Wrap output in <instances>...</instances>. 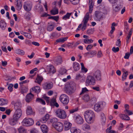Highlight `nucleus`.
Returning a JSON list of instances; mask_svg holds the SVG:
<instances>
[{
	"mask_svg": "<svg viewBox=\"0 0 133 133\" xmlns=\"http://www.w3.org/2000/svg\"><path fill=\"white\" fill-rule=\"evenodd\" d=\"M63 62L62 57L60 56L56 57L54 60V64L56 65L62 64Z\"/></svg>",
	"mask_w": 133,
	"mask_h": 133,
	"instance_id": "obj_13",
	"label": "nucleus"
},
{
	"mask_svg": "<svg viewBox=\"0 0 133 133\" xmlns=\"http://www.w3.org/2000/svg\"><path fill=\"white\" fill-rule=\"evenodd\" d=\"M85 83L87 86L90 85H95V80L94 77L92 76H88L87 77Z\"/></svg>",
	"mask_w": 133,
	"mask_h": 133,
	"instance_id": "obj_3",
	"label": "nucleus"
},
{
	"mask_svg": "<svg viewBox=\"0 0 133 133\" xmlns=\"http://www.w3.org/2000/svg\"><path fill=\"white\" fill-rule=\"evenodd\" d=\"M112 51L114 52H116L118 51L119 50V48L118 47L116 48L115 47H114L112 49Z\"/></svg>",
	"mask_w": 133,
	"mask_h": 133,
	"instance_id": "obj_60",
	"label": "nucleus"
},
{
	"mask_svg": "<svg viewBox=\"0 0 133 133\" xmlns=\"http://www.w3.org/2000/svg\"><path fill=\"white\" fill-rule=\"evenodd\" d=\"M34 95L32 94L31 92L28 94L26 96L25 101L28 103L30 102L33 98Z\"/></svg>",
	"mask_w": 133,
	"mask_h": 133,
	"instance_id": "obj_19",
	"label": "nucleus"
},
{
	"mask_svg": "<svg viewBox=\"0 0 133 133\" xmlns=\"http://www.w3.org/2000/svg\"><path fill=\"white\" fill-rule=\"evenodd\" d=\"M43 79V78L42 77L38 76L35 81V82L40 84Z\"/></svg>",
	"mask_w": 133,
	"mask_h": 133,
	"instance_id": "obj_36",
	"label": "nucleus"
},
{
	"mask_svg": "<svg viewBox=\"0 0 133 133\" xmlns=\"http://www.w3.org/2000/svg\"><path fill=\"white\" fill-rule=\"evenodd\" d=\"M24 36L26 37L29 38H31L32 37L31 35L29 33H28L26 32H24Z\"/></svg>",
	"mask_w": 133,
	"mask_h": 133,
	"instance_id": "obj_55",
	"label": "nucleus"
},
{
	"mask_svg": "<svg viewBox=\"0 0 133 133\" xmlns=\"http://www.w3.org/2000/svg\"><path fill=\"white\" fill-rule=\"evenodd\" d=\"M15 52L16 54L22 55H23L25 54L24 51L20 49H17L15 51Z\"/></svg>",
	"mask_w": 133,
	"mask_h": 133,
	"instance_id": "obj_35",
	"label": "nucleus"
},
{
	"mask_svg": "<svg viewBox=\"0 0 133 133\" xmlns=\"http://www.w3.org/2000/svg\"><path fill=\"white\" fill-rule=\"evenodd\" d=\"M84 116L87 122L89 123H91L92 119L95 117V115L92 111L87 110L85 112Z\"/></svg>",
	"mask_w": 133,
	"mask_h": 133,
	"instance_id": "obj_1",
	"label": "nucleus"
},
{
	"mask_svg": "<svg viewBox=\"0 0 133 133\" xmlns=\"http://www.w3.org/2000/svg\"><path fill=\"white\" fill-rule=\"evenodd\" d=\"M72 124L68 121H65L64 122V129L65 131L69 130L71 127Z\"/></svg>",
	"mask_w": 133,
	"mask_h": 133,
	"instance_id": "obj_17",
	"label": "nucleus"
},
{
	"mask_svg": "<svg viewBox=\"0 0 133 133\" xmlns=\"http://www.w3.org/2000/svg\"><path fill=\"white\" fill-rule=\"evenodd\" d=\"M108 1L112 4H113V6L115 4H117V2H118V0H108Z\"/></svg>",
	"mask_w": 133,
	"mask_h": 133,
	"instance_id": "obj_59",
	"label": "nucleus"
},
{
	"mask_svg": "<svg viewBox=\"0 0 133 133\" xmlns=\"http://www.w3.org/2000/svg\"><path fill=\"white\" fill-rule=\"evenodd\" d=\"M59 99L60 101L64 105L67 104L69 102V97L66 94L61 95L60 96Z\"/></svg>",
	"mask_w": 133,
	"mask_h": 133,
	"instance_id": "obj_4",
	"label": "nucleus"
},
{
	"mask_svg": "<svg viewBox=\"0 0 133 133\" xmlns=\"http://www.w3.org/2000/svg\"><path fill=\"white\" fill-rule=\"evenodd\" d=\"M71 14V13H67L66 14L62 17V19L64 20H66L67 19H69Z\"/></svg>",
	"mask_w": 133,
	"mask_h": 133,
	"instance_id": "obj_42",
	"label": "nucleus"
},
{
	"mask_svg": "<svg viewBox=\"0 0 133 133\" xmlns=\"http://www.w3.org/2000/svg\"><path fill=\"white\" fill-rule=\"evenodd\" d=\"M38 130L37 129L34 128L30 131V133H38Z\"/></svg>",
	"mask_w": 133,
	"mask_h": 133,
	"instance_id": "obj_56",
	"label": "nucleus"
},
{
	"mask_svg": "<svg viewBox=\"0 0 133 133\" xmlns=\"http://www.w3.org/2000/svg\"><path fill=\"white\" fill-rule=\"evenodd\" d=\"M93 76L97 80H100L101 76V71L99 70H96L94 73Z\"/></svg>",
	"mask_w": 133,
	"mask_h": 133,
	"instance_id": "obj_15",
	"label": "nucleus"
},
{
	"mask_svg": "<svg viewBox=\"0 0 133 133\" xmlns=\"http://www.w3.org/2000/svg\"><path fill=\"white\" fill-rule=\"evenodd\" d=\"M58 119L57 118H54L50 119V122L52 124V125L53 127V125H55L56 123L58 122Z\"/></svg>",
	"mask_w": 133,
	"mask_h": 133,
	"instance_id": "obj_41",
	"label": "nucleus"
},
{
	"mask_svg": "<svg viewBox=\"0 0 133 133\" xmlns=\"http://www.w3.org/2000/svg\"><path fill=\"white\" fill-rule=\"evenodd\" d=\"M89 12H87L86 14L85 15L83 21V24L82 28V30L83 31L86 28V24L89 20Z\"/></svg>",
	"mask_w": 133,
	"mask_h": 133,
	"instance_id": "obj_6",
	"label": "nucleus"
},
{
	"mask_svg": "<svg viewBox=\"0 0 133 133\" xmlns=\"http://www.w3.org/2000/svg\"><path fill=\"white\" fill-rule=\"evenodd\" d=\"M70 131L71 133H80L81 132L79 129L74 127L71 128Z\"/></svg>",
	"mask_w": 133,
	"mask_h": 133,
	"instance_id": "obj_32",
	"label": "nucleus"
},
{
	"mask_svg": "<svg viewBox=\"0 0 133 133\" xmlns=\"http://www.w3.org/2000/svg\"><path fill=\"white\" fill-rule=\"evenodd\" d=\"M83 99L85 102H88L90 100V97L89 95L85 94L82 97Z\"/></svg>",
	"mask_w": 133,
	"mask_h": 133,
	"instance_id": "obj_40",
	"label": "nucleus"
},
{
	"mask_svg": "<svg viewBox=\"0 0 133 133\" xmlns=\"http://www.w3.org/2000/svg\"><path fill=\"white\" fill-rule=\"evenodd\" d=\"M36 101L39 102L44 105L45 104V101L41 98H37L36 99Z\"/></svg>",
	"mask_w": 133,
	"mask_h": 133,
	"instance_id": "obj_47",
	"label": "nucleus"
},
{
	"mask_svg": "<svg viewBox=\"0 0 133 133\" xmlns=\"http://www.w3.org/2000/svg\"><path fill=\"white\" fill-rule=\"evenodd\" d=\"M22 123L23 125L26 126H30L32 125L34 123L33 120L30 118H24L23 121Z\"/></svg>",
	"mask_w": 133,
	"mask_h": 133,
	"instance_id": "obj_5",
	"label": "nucleus"
},
{
	"mask_svg": "<svg viewBox=\"0 0 133 133\" xmlns=\"http://www.w3.org/2000/svg\"><path fill=\"white\" fill-rule=\"evenodd\" d=\"M22 111L21 110H15V111L13 115V118L18 120L21 116Z\"/></svg>",
	"mask_w": 133,
	"mask_h": 133,
	"instance_id": "obj_10",
	"label": "nucleus"
},
{
	"mask_svg": "<svg viewBox=\"0 0 133 133\" xmlns=\"http://www.w3.org/2000/svg\"><path fill=\"white\" fill-rule=\"evenodd\" d=\"M87 33L88 35H90L93 33V29H90L88 30L87 31Z\"/></svg>",
	"mask_w": 133,
	"mask_h": 133,
	"instance_id": "obj_63",
	"label": "nucleus"
},
{
	"mask_svg": "<svg viewBox=\"0 0 133 133\" xmlns=\"http://www.w3.org/2000/svg\"><path fill=\"white\" fill-rule=\"evenodd\" d=\"M125 111H126L127 113V114L129 115H131L133 114V111H132L128 109L125 110Z\"/></svg>",
	"mask_w": 133,
	"mask_h": 133,
	"instance_id": "obj_62",
	"label": "nucleus"
},
{
	"mask_svg": "<svg viewBox=\"0 0 133 133\" xmlns=\"http://www.w3.org/2000/svg\"><path fill=\"white\" fill-rule=\"evenodd\" d=\"M13 85L12 84H10L9 85L8 89L9 90L10 92H11L12 91L13 88L12 87Z\"/></svg>",
	"mask_w": 133,
	"mask_h": 133,
	"instance_id": "obj_54",
	"label": "nucleus"
},
{
	"mask_svg": "<svg viewBox=\"0 0 133 133\" xmlns=\"http://www.w3.org/2000/svg\"><path fill=\"white\" fill-rule=\"evenodd\" d=\"M95 19L96 21H100L102 18L103 13L99 11H96L95 12Z\"/></svg>",
	"mask_w": 133,
	"mask_h": 133,
	"instance_id": "obj_8",
	"label": "nucleus"
},
{
	"mask_svg": "<svg viewBox=\"0 0 133 133\" xmlns=\"http://www.w3.org/2000/svg\"><path fill=\"white\" fill-rule=\"evenodd\" d=\"M21 104L20 102H16L14 105V108L15 110H21Z\"/></svg>",
	"mask_w": 133,
	"mask_h": 133,
	"instance_id": "obj_34",
	"label": "nucleus"
},
{
	"mask_svg": "<svg viewBox=\"0 0 133 133\" xmlns=\"http://www.w3.org/2000/svg\"><path fill=\"white\" fill-rule=\"evenodd\" d=\"M133 53V46H131L130 49V53L128 52L125 54L124 58L125 59H129L130 54H132Z\"/></svg>",
	"mask_w": 133,
	"mask_h": 133,
	"instance_id": "obj_23",
	"label": "nucleus"
},
{
	"mask_svg": "<svg viewBox=\"0 0 133 133\" xmlns=\"http://www.w3.org/2000/svg\"><path fill=\"white\" fill-rule=\"evenodd\" d=\"M100 116L101 117V120L102 122L105 123L106 120V118L103 112H101L100 114Z\"/></svg>",
	"mask_w": 133,
	"mask_h": 133,
	"instance_id": "obj_43",
	"label": "nucleus"
},
{
	"mask_svg": "<svg viewBox=\"0 0 133 133\" xmlns=\"http://www.w3.org/2000/svg\"><path fill=\"white\" fill-rule=\"evenodd\" d=\"M46 68L47 71L50 73L54 74L56 72L55 69L52 65L50 64L47 65Z\"/></svg>",
	"mask_w": 133,
	"mask_h": 133,
	"instance_id": "obj_12",
	"label": "nucleus"
},
{
	"mask_svg": "<svg viewBox=\"0 0 133 133\" xmlns=\"http://www.w3.org/2000/svg\"><path fill=\"white\" fill-rule=\"evenodd\" d=\"M18 130L20 133H26V130L22 127H20L18 129Z\"/></svg>",
	"mask_w": 133,
	"mask_h": 133,
	"instance_id": "obj_50",
	"label": "nucleus"
},
{
	"mask_svg": "<svg viewBox=\"0 0 133 133\" xmlns=\"http://www.w3.org/2000/svg\"><path fill=\"white\" fill-rule=\"evenodd\" d=\"M94 2H90L89 3V14H91L93 10V8L94 5Z\"/></svg>",
	"mask_w": 133,
	"mask_h": 133,
	"instance_id": "obj_37",
	"label": "nucleus"
},
{
	"mask_svg": "<svg viewBox=\"0 0 133 133\" xmlns=\"http://www.w3.org/2000/svg\"><path fill=\"white\" fill-rule=\"evenodd\" d=\"M8 102V101L4 99H0V105H3L7 104Z\"/></svg>",
	"mask_w": 133,
	"mask_h": 133,
	"instance_id": "obj_39",
	"label": "nucleus"
},
{
	"mask_svg": "<svg viewBox=\"0 0 133 133\" xmlns=\"http://www.w3.org/2000/svg\"><path fill=\"white\" fill-rule=\"evenodd\" d=\"M50 104L51 106H55L57 108L59 106L58 104L56 102V99L54 98L51 99Z\"/></svg>",
	"mask_w": 133,
	"mask_h": 133,
	"instance_id": "obj_26",
	"label": "nucleus"
},
{
	"mask_svg": "<svg viewBox=\"0 0 133 133\" xmlns=\"http://www.w3.org/2000/svg\"><path fill=\"white\" fill-rule=\"evenodd\" d=\"M80 0H70V2L73 4L76 5L79 3Z\"/></svg>",
	"mask_w": 133,
	"mask_h": 133,
	"instance_id": "obj_52",
	"label": "nucleus"
},
{
	"mask_svg": "<svg viewBox=\"0 0 133 133\" xmlns=\"http://www.w3.org/2000/svg\"><path fill=\"white\" fill-rule=\"evenodd\" d=\"M93 40L91 39L85 38L84 39V42L86 44H90L93 42Z\"/></svg>",
	"mask_w": 133,
	"mask_h": 133,
	"instance_id": "obj_45",
	"label": "nucleus"
},
{
	"mask_svg": "<svg viewBox=\"0 0 133 133\" xmlns=\"http://www.w3.org/2000/svg\"><path fill=\"white\" fill-rule=\"evenodd\" d=\"M23 7L25 11H29L31 9L32 7L31 4L29 2H25L24 3Z\"/></svg>",
	"mask_w": 133,
	"mask_h": 133,
	"instance_id": "obj_11",
	"label": "nucleus"
},
{
	"mask_svg": "<svg viewBox=\"0 0 133 133\" xmlns=\"http://www.w3.org/2000/svg\"><path fill=\"white\" fill-rule=\"evenodd\" d=\"M76 121L78 124H81L83 123L84 120L81 116L78 115L76 117Z\"/></svg>",
	"mask_w": 133,
	"mask_h": 133,
	"instance_id": "obj_22",
	"label": "nucleus"
},
{
	"mask_svg": "<svg viewBox=\"0 0 133 133\" xmlns=\"http://www.w3.org/2000/svg\"><path fill=\"white\" fill-rule=\"evenodd\" d=\"M6 26V23L3 20H2L0 21V27L3 30L5 29Z\"/></svg>",
	"mask_w": 133,
	"mask_h": 133,
	"instance_id": "obj_25",
	"label": "nucleus"
},
{
	"mask_svg": "<svg viewBox=\"0 0 133 133\" xmlns=\"http://www.w3.org/2000/svg\"><path fill=\"white\" fill-rule=\"evenodd\" d=\"M119 117L123 120L127 121L130 120V117L127 115L125 114H121L119 115Z\"/></svg>",
	"mask_w": 133,
	"mask_h": 133,
	"instance_id": "obj_31",
	"label": "nucleus"
},
{
	"mask_svg": "<svg viewBox=\"0 0 133 133\" xmlns=\"http://www.w3.org/2000/svg\"><path fill=\"white\" fill-rule=\"evenodd\" d=\"M36 9L40 12L43 11V9L42 6L39 4H38L36 6Z\"/></svg>",
	"mask_w": 133,
	"mask_h": 133,
	"instance_id": "obj_51",
	"label": "nucleus"
},
{
	"mask_svg": "<svg viewBox=\"0 0 133 133\" xmlns=\"http://www.w3.org/2000/svg\"><path fill=\"white\" fill-rule=\"evenodd\" d=\"M53 86V84L52 82H47L45 83L43 85V87L45 89H51Z\"/></svg>",
	"mask_w": 133,
	"mask_h": 133,
	"instance_id": "obj_14",
	"label": "nucleus"
},
{
	"mask_svg": "<svg viewBox=\"0 0 133 133\" xmlns=\"http://www.w3.org/2000/svg\"><path fill=\"white\" fill-rule=\"evenodd\" d=\"M97 51L95 50H91L84 54L85 57H86L88 55L90 57H92L95 55L97 54Z\"/></svg>",
	"mask_w": 133,
	"mask_h": 133,
	"instance_id": "obj_18",
	"label": "nucleus"
},
{
	"mask_svg": "<svg viewBox=\"0 0 133 133\" xmlns=\"http://www.w3.org/2000/svg\"><path fill=\"white\" fill-rule=\"evenodd\" d=\"M78 109L77 108H75V109H72L71 110L69 111L70 113V114H72L78 111Z\"/></svg>",
	"mask_w": 133,
	"mask_h": 133,
	"instance_id": "obj_58",
	"label": "nucleus"
},
{
	"mask_svg": "<svg viewBox=\"0 0 133 133\" xmlns=\"http://www.w3.org/2000/svg\"><path fill=\"white\" fill-rule=\"evenodd\" d=\"M54 24L52 23H49L47 28V30L48 31H51L54 29Z\"/></svg>",
	"mask_w": 133,
	"mask_h": 133,
	"instance_id": "obj_27",
	"label": "nucleus"
},
{
	"mask_svg": "<svg viewBox=\"0 0 133 133\" xmlns=\"http://www.w3.org/2000/svg\"><path fill=\"white\" fill-rule=\"evenodd\" d=\"M116 4H115L113 6V4H112L113 10L115 12L119 11L120 9L123 7V5L121 4H118L117 6H115Z\"/></svg>",
	"mask_w": 133,
	"mask_h": 133,
	"instance_id": "obj_16",
	"label": "nucleus"
},
{
	"mask_svg": "<svg viewBox=\"0 0 133 133\" xmlns=\"http://www.w3.org/2000/svg\"><path fill=\"white\" fill-rule=\"evenodd\" d=\"M53 127L59 132L62 131L63 129V125L60 122H57L55 125H53Z\"/></svg>",
	"mask_w": 133,
	"mask_h": 133,
	"instance_id": "obj_9",
	"label": "nucleus"
},
{
	"mask_svg": "<svg viewBox=\"0 0 133 133\" xmlns=\"http://www.w3.org/2000/svg\"><path fill=\"white\" fill-rule=\"evenodd\" d=\"M93 45L92 44L88 45L86 48V49L88 51H89L93 47Z\"/></svg>",
	"mask_w": 133,
	"mask_h": 133,
	"instance_id": "obj_64",
	"label": "nucleus"
},
{
	"mask_svg": "<svg viewBox=\"0 0 133 133\" xmlns=\"http://www.w3.org/2000/svg\"><path fill=\"white\" fill-rule=\"evenodd\" d=\"M88 90L86 88H83L80 94V95H81L84 93L88 91Z\"/></svg>",
	"mask_w": 133,
	"mask_h": 133,
	"instance_id": "obj_57",
	"label": "nucleus"
},
{
	"mask_svg": "<svg viewBox=\"0 0 133 133\" xmlns=\"http://www.w3.org/2000/svg\"><path fill=\"white\" fill-rule=\"evenodd\" d=\"M48 18L49 19H52L57 22L58 20L59 17L58 16H51L49 17Z\"/></svg>",
	"mask_w": 133,
	"mask_h": 133,
	"instance_id": "obj_53",
	"label": "nucleus"
},
{
	"mask_svg": "<svg viewBox=\"0 0 133 133\" xmlns=\"http://www.w3.org/2000/svg\"><path fill=\"white\" fill-rule=\"evenodd\" d=\"M50 13L51 14L53 15L57 14L58 13V9L55 8L54 9L51 10Z\"/></svg>",
	"mask_w": 133,
	"mask_h": 133,
	"instance_id": "obj_44",
	"label": "nucleus"
},
{
	"mask_svg": "<svg viewBox=\"0 0 133 133\" xmlns=\"http://www.w3.org/2000/svg\"><path fill=\"white\" fill-rule=\"evenodd\" d=\"M49 117V115L47 114L45 115V116L41 118L39 121L42 123H44L47 121Z\"/></svg>",
	"mask_w": 133,
	"mask_h": 133,
	"instance_id": "obj_24",
	"label": "nucleus"
},
{
	"mask_svg": "<svg viewBox=\"0 0 133 133\" xmlns=\"http://www.w3.org/2000/svg\"><path fill=\"white\" fill-rule=\"evenodd\" d=\"M26 113L28 115H33L34 114V112L31 106H28L27 107L26 109Z\"/></svg>",
	"mask_w": 133,
	"mask_h": 133,
	"instance_id": "obj_21",
	"label": "nucleus"
},
{
	"mask_svg": "<svg viewBox=\"0 0 133 133\" xmlns=\"http://www.w3.org/2000/svg\"><path fill=\"white\" fill-rule=\"evenodd\" d=\"M81 70L82 71L85 73L88 70L85 67L83 63H81Z\"/></svg>",
	"mask_w": 133,
	"mask_h": 133,
	"instance_id": "obj_46",
	"label": "nucleus"
},
{
	"mask_svg": "<svg viewBox=\"0 0 133 133\" xmlns=\"http://www.w3.org/2000/svg\"><path fill=\"white\" fill-rule=\"evenodd\" d=\"M83 128L85 129H90V126L88 124H83Z\"/></svg>",
	"mask_w": 133,
	"mask_h": 133,
	"instance_id": "obj_61",
	"label": "nucleus"
},
{
	"mask_svg": "<svg viewBox=\"0 0 133 133\" xmlns=\"http://www.w3.org/2000/svg\"><path fill=\"white\" fill-rule=\"evenodd\" d=\"M65 91L66 93L67 94L71 95L74 92L75 90L73 85H70L66 87Z\"/></svg>",
	"mask_w": 133,
	"mask_h": 133,
	"instance_id": "obj_7",
	"label": "nucleus"
},
{
	"mask_svg": "<svg viewBox=\"0 0 133 133\" xmlns=\"http://www.w3.org/2000/svg\"><path fill=\"white\" fill-rule=\"evenodd\" d=\"M56 116L61 119H64L67 117V114L65 111L62 109H58L55 111Z\"/></svg>",
	"mask_w": 133,
	"mask_h": 133,
	"instance_id": "obj_2",
	"label": "nucleus"
},
{
	"mask_svg": "<svg viewBox=\"0 0 133 133\" xmlns=\"http://www.w3.org/2000/svg\"><path fill=\"white\" fill-rule=\"evenodd\" d=\"M73 68L75 71L78 70L79 69V64L77 62H74L73 63Z\"/></svg>",
	"mask_w": 133,
	"mask_h": 133,
	"instance_id": "obj_38",
	"label": "nucleus"
},
{
	"mask_svg": "<svg viewBox=\"0 0 133 133\" xmlns=\"http://www.w3.org/2000/svg\"><path fill=\"white\" fill-rule=\"evenodd\" d=\"M41 128L43 133H47L48 129L46 125L44 124L42 125L41 126Z\"/></svg>",
	"mask_w": 133,
	"mask_h": 133,
	"instance_id": "obj_29",
	"label": "nucleus"
},
{
	"mask_svg": "<svg viewBox=\"0 0 133 133\" xmlns=\"http://www.w3.org/2000/svg\"><path fill=\"white\" fill-rule=\"evenodd\" d=\"M31 89L32 90H31V92L34 91L35 92L37 93H39L41 91L39 87L38 86H36L32 88Z\"/></svg>",
	"mask_w": 133,
	"mask_h": 133,
	"instance_id": "obj_33",
	"label": "nucleus"
},
{
	"mask_svg": "<svg viewBox=\"0 0 133 133\" xmlns=\"http://www.w3.org/2000/svg\"><path fill=\"white\" fill-rule=\"evenodd\" d=\"M67 39V38H60L58 39L56 41V42H58V43L62 42H64Z\"/></svg>",
	"mask_w": 133,
	"mask_h": 133,
	"instance_id": "obj_48",
	"label": "nucleus"
},
{
	"mask_svg": "<svg viewBox=\"0 0 133 133\" xmlns=\"http://www.w3.org/2000/svg\"><path fill=\"white\" fill-rule=\"evenodd\" d=\"M128 75V73H125V72L123 73L122 77V81H124V80H125L126 79Z\"/></svg>",
	"mask_w": 133,
	"mask_h": 133,
	"instance_id": "obj_49",
	"label": "nucleus"
},
{
	"mask_svg": "<svg viewBox=\"0 0 133 133\" xmlns=\"http://www.w3.org/2000/svg\"><path fill=\"white\" fill-rule=\"evenodd\" d=\"M15 0L17 2L16 6L17 7V10H20L22 8V3L19 0Z\"/></svg>",
	"mask_w": 133,
	"mask_h": 133,
	"instance_id": "obj_28",
	"label": "nucleus"
},
{
	"mask_svg": "<svg viewBox=\"0 0 133 133\" xmlns=\"http://www.w3.org/2000/svg\"><path fill=\"white\" fill-rule=\"evenodd\" d=\"M94 108V110L97 112H99L102 109L101 104L98 103H96L95 105Z\"/></svg>",
	"mask_w": 133,
	"mask_h": 133,
	"instance_id": "obj_20",
	"label": "nucleus"
},
{
	"mask_svg": "<svg viewBox=\"0 0 133 133\" xmlns=\"http://www.w3.org/2000/svg\"><path fill=\"white\" fill-rule=\"evenodd\" d=\"M18 120L13 118H12L9 119V122L11 125H14L16 124Z\"/></svg>",
	"mask_w": 133,
	"mask_h": 133,
	"instance_id": "obj_30",
	"label": "nucleus"
}]
</instances>
